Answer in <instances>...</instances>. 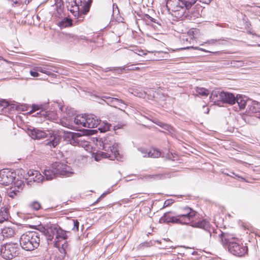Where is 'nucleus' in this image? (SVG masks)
<instances>
[{
  "mask_svg": "<svg viewBox=\"0 0 260 260\" xmlns=\"http://www.w3.org/2000/svg\"><path fill=\"white\" fill-rule=\"evenodd\" d=\"M196 91L198 94L202 96H207L209 94V91L203 87H197L196 89Z\"/></svg>",
  "mask_w": 260,
  "mask_h": 260,
  "instance_id": "nucleus-34",
  "label": "nucleus"
},
{
  "mask_svg": "<svg viewBox=\"0 0 260 260\" xmlns=\"http://www.w3.org/2000/svg\"><path fill=\"white\" fill-rule=\"evenodd\" d=\"M209 109H208V111H207V113H208L209 112Z\"/></svg>",
  "mask_w": 260,
  "mask_h": 260,
  "instance_id": "nucleus-57",
  "label": "nucleus"
},
{
  "mask_svg": "<svg viewBox=\"0 0 260 260\" xmlns=\"http://www.w3.org/2000/svg\"><path fill=\"white\" fill-rule=\"evenodd\" d=\"M223 245L228 246L229 251L237 256H244L248 251L247 247L241 240L231 234L223 238Z\"/></svg>",
  "mask_w": 260,
  "mask_h": 260,
  "instance_id": "nucleus-1",
  "label": "nucleus"
},
{
  "mask_svg": "<svg viewBox=\"0 0 260 260\" xmlns=\"http://www.w3.org/2000/svg\"><path fill=\"white\" fill-rule=\"evenodd\" d=\"M246 112L248 114H254L256 117L260 118V103L256 101H248V108H246Z\"/></svg>",
  "mask_w": 260,
  "mask_h": 260,
  "instance_id": "nucleus-14",
  "label": "nucleus"
},
{
  "mask_svg": "<svg viewBox=\"0 0 260 260\" xmlns=\"http://www.w3.org/2000/svg\"><path fill=\"white\" fill-rule=\"evenodd\" d=\"M44 174L46 177L47 180H52L56 176V174L54 172V169L52 168V169H46L44 171Z\"/></svg>",
  "mask_w": 260,
  "mask_h": 260,
  "instance_id": "nucleus-29",
  "label": "nucleus"
},
{
  "mask_svg": "<svg viewBox=\"0 0 260 260\" xmlns=\"http://www.w3.org/2000/svg\"><path fill=\"white\" fill-rule=\"evenodd\" d=\"M57 225L55 224L47 223L44 226H40L39 230L44 234L48 241H51L54 237H55Z\"/></svg>",
  "mask_w": 260,
  "mask_h": 260,
  "instance_id": "nucleus-10",
  "label": "nucleus"
},
{
  "mask_svg": "<svg viewBox=\"0 0 260 260\" xmlns=\"http://www.w3.org/2000/svg\"><path fill=\"white\" fill-rule=\"evenodd\" d=\"M69 232L66 231L60 228L58 225L54 239V246L58 248L61 253H65L66 248L67 247V243L65 240L68 238V234Z\"/></svg>",
  "mask_w": 260,
  "mask_h": 260,
  "instance_id": "nucleus-7",
  "label": "nucleus"
},
{
  "mask_svg": "<svg viewBox=\"0 0 260 260\" xmlns=\"http://www.w3.org/2000/svg\"><path fill=\"white\" fill-rule=\"evenodd\" d=\"M191 226L193 228L202 229L206 233L210 232V229L212 226L209 221L206 219H203L198 221L196 220L192 224H191Z\"/></svg>",
  "mask_w": 260,
  "mask_h": 260,
  "instance_id": "nucleus-16",
  "label": "nucleus"
},
{
  "mask_svg": "<svg viewBox=\"0 0 260 260\" xmlns=\"http://www.w3.org/2000/svg\"><path fill=\"white\" fill-rule=\"evenodd\" d=\"M20 193L19 190L16 189L15 188L11 187L8 191V196L11 198H15Z\"/></svg>",
  "mask_w": 260,
  "mask_h": 260,
  "instance_id": "nucleus-33",
  "label": "nucleus"
},
{
  "mask_svg": "<svg viewBox=\"0 0 260 260\" xmlns=\"http://www.w3.org/2000/svg\"><path fill=\"white\" fill-rule=\"evenodd\" d=\"M246 98H243L241 96L236 98V102L238 104L240 109H244L248 108V101Z\"/></svg>",
  "mask_w": 260,
  "mask_h": 260,
  "instance_id": "nucleus-24",
  "label": "nucleus"
},
{
  "mask_svg": "<svg viewBox=\"0 0 260 260\" xmlns=\"http://www.w3.org/2000/svg\"><path fill=\"white\" fill-rule=\"evenodd\" d=\"M16 178V173L9 169L0 171V184L9 185L12 184Z\"/></svg>",
  "mask_w": 260,
  "mask_h": 260,
  "instance_id": "nucleus-11",
  "label": "nucleus"
},
{
  "mask_svg": "<svg viewBox=\"0 0 260 260\" xmlns=\"http://www.w3.org/2000/svg\"><path fill=\"white\" fill-rule=\"evenodd\" d=\"M27 174L28 176V182H35L39 183L42 182L44 178V176L38 171L34 170H29Z\"/></svg>",
  "mask_w": 260,
  "mask_h": 260,
  "instance_id": "nucleus-15",
  "label": "nucleus"
},
{
  "mask_svg": "<svg viewBox=\"0 0 260 260\" xmlns=\"http://www.w3.org/2000/svg\"><path fill=\"white\" fill-rule=\"evenodd\" d=\"M102 199L99 197L97 200L94 203V204H96V203H98V202H99Z\"/></svg>",
  "mask_w": 260,
  "mask_h": 260,
  "instance_id": "nucleus-56",
  "label": "nucleus"
},
{
  "mask_svg": "<svg viewBox=\"0 0 260 260\" xmlns=\"http://www.w3.org/2000/svg\"><path fill=\"white\" fill-rule=\"evenodd\" d=\"M80 7L79 5L76 4L74 3V5H72L71 8L70 9V12L73 15L77 18L82 17V15H85L84 11Z\"/></svg>",
  "mask_w": 260,
  "mask_h": 260,
  "instance_id": "nucleus-23",
  "label": "nucleus"
},
{
  "mask_svg": "<svg viewBox=\"0 0 260 260\" xmlns=\"http://www.w3.org/2000/svg\"><path fill=\"white\" fill-rule=\"evenodd\" d=\"M20 247L17 243H6L1 248V255L6 259H11L19 254Z\"/></svg>",
  "mask_w": 260,
  "mask_h": 260,
  "instance_id": "nucleus-6",
  "label": "nucleus"
},
{
  "mask_svg": "<svg viewBox=\"0 0 260 260\" xmlns=\"http://www.w3.org/2000/svg\"><path fill=\"white\" fill-rule=\"evenodd\" d=\"M73 224H74L73 230L75 231H78L79 230V222L77 220H74V219L73 220Z\"/></svg>",
  "mask_w": 260,
  "mask_h": 260,
  "instance_id": "nucleus-42",
  "label": "nucleus"
},
{
  "mask_svg": "<svg viewBox=\"0 0 260 260\" xmlns=\"http://www.w3.org/2000/svg\"><path fill=\"white\" fill-rule=\"evenodd\" d=\"M80 136V133L74 132H66L64 135V140L70 144L75 145L78 137Z\"/></svg>",
  "mask_w": 260,
  "mask_h": 260,
  "instance_id": "nucleus-17",
  "label": "nucleus"
},
{
  "mask_svg": "<svg viewBox=\"0 0 260 260\" xmlns=\"http://www.w3.org/2000/svg\"><path fill=\"white\" fill-rule=\"evenodd\" d=\"M28 134L33 139H41L45 137H49L46 145L55 147L60 142V138L56 134H51L49 132L47 134L44 131L37 128H28Z\"/></svg>",
  "mask_w": 260,
  "mask_h": 260,
  "instance_id": "nucleus-3",
  "label": "nucleus"
},
{
  "mask_svg": "<svg viewBox=\"0 0 260 260\" xmlns=\"http://www.w3.org/2000/svg\"><path fill=\"white\" fill-rule=\"evenodd\" d=\"M160 222L179 223L178 221V216H174L171 215L170 212L165 213L164 216L160 218Z\"/></svg>",
  "mask_w": 260,
  "mask_h": 260,
  "instance_id": "nucleus-21",
  "label": "nucleus"
},
{
  "mask_svg": "<svg viewBox=\"0 0 260 260\" xmlns=\"http://www.w3.org/2000/svg\"><path fill=\"white\" fill-rule=\"evenodd\" d=\"M103 149L105 151V153H109L110 156H112V157H108L111 160L117 157L118 154L117 144L109 143L107 140H105L103 142Z\"/></svg>",
  "mask_w": 260,
  "mask_h": 260,
  "instance_id": "nucleus-13",
  "label": "nucleus"
},
{
  "mask_svg": "<svg viewBox=\"0 0 260 260\" xmlns=\"http://www.w3.org/2000/svg\"><path fill=\"white\" fill-rule=\"evenodd\" d=\"M161 156L168 159H173V157L172 153L169 152H167L166 154H165V153H161Z\"/></svg>",
  "mask_w": 260,
  "mask_h": 260,
  "instance_id": "nucleus-41",
  "label": "nucleus"
},
{
  "mask_svg": "<svg viewBox=\"0 0 260 260\" xmlns=\"http://www.w3.org/2000/svg\"><path fill=\"white\" fill-rule=\"evenodd\" d=\"M30 75L34 77H37L39 76L38 71H37V67L36 68V71H30Z\"/></svg>",
  "mask_w": 260,
  "mask_h": 260,
  "instance_id": "nucleus-46",
  "label": "nucleus"
},
{
  "mask_svg": "<svg viewBox=\"0 0 260 260\" xmlns=\"http://www.w3.org/2000/svg\"><path fill=\"white\" fill-rule=\"evenodd\" d=\"M107 194V193H103V194H101V196L100 197V198L102 199L103 198H104L106 195Z\"/></svg>",
  "mask_w": 260,
  "mask_h": 260,
  "instance_id": "nucleus-54",
  "label": "nucleus"
},
{
  "mask_svg": "<svg viewBox=\"0 0 260 260\" xmlns=\"http://www.w3.org/2000/svg\"><path fill=\"white\" fill-rule=\"evenodd\" d=\"M177 216L179 224H192L199 218L198 212L188 207L184 208L183 212Z\"/></svg>",
  "mask_w": 260,
  "mask_h": 260,
  "instance_id": "nucleus-5",
  "label": "nucleus"
},
{
  "mask_svg": "<svg viewBox=\"0 0 260 260\" xmlns=\"http://www.w3.org/2000/svg\"><path fill=\"white\" fill-rule=\"evenodd\" d=\"M102 124L103 125L99 127V129L101 133H104L109 131L111 127H112L110 124L107 122H103Z\"/></svg>",
  "mask_w": 260,
  "mask_h": 260,
  "instance_id": "nucleus-36",
  "label": "nucleus"
},
{
  "mask_svg": "<svg viewBox=\"0 0 260 260\" xmlns=\"http://www.w3.org/2000/svg\"><path fill=\"white\" fill-rule=\"evenodd\" d=\"M52 168L56 175L69 177L74 173L70 166L62 162H55L52 164Z\"/></svg>",
  "mask_w": 260,
  "mask_h": 260,
  "instance_id": "nucleus-9",
  "label": "nucleus"
},
{
  "mask_svg": "<svg viewBox=\"0 0 260 260\" xmlns=\"http://www.w3.org/2000/svg\"><path fill=\"white\" fill-rule=\"evenodd\" d=\"M107 194V193H103V194H101V196L100 197V198L102 199L103 198H104L106 195Z\"/></svg>",
  "mask_w": 260,
  "mask_h": 260,
  "instance_id": "nucleus-53",
  "label": "nucleus"
},
{
  "mask_svg": "<svg viewBox=\"0 0 260 260\" xmlns=\"http://www.w3.org/2000/svg\"><path fill=\"white\" fill-rule=\"evenodd\" d=\"M232 64L234 66H242L243 62L242 61L234 60L232 62Z\"/></svg>",
  "mask_w": 260,
  "mask_h": 260,
  "instance_id": "nucleus-45",
  "label": "nucleus"
},
{
  "mask_svg": "<svg viewBox=\"0 0 260 260\" xmlns=\"http://www.w3.org/2000/svg\"><path fill=\"white\" fill-rule=\"evenodd\" d=\"M40 109L39 107L38 106H33L32 110L30 111V112L33 113L35 111H37Z\"/></svg>",
  "mask_w": 260,
  "mask_h": 260,
  "instance_id": "nucleus-50",
  "label": "nucleus"
},
{
  "mask_svg": "<svg viewBox=\"0 0 260 260\" xmlns=\"http://www.w3.org/2000/svg\"><path fill=\"white\" fill-rule=\"evenodd\" d=\"M155 177H158V175H147L144 176V178L146 179H149L151 178H154Z\"/></svg>",
  "mask_w": 260,
  "mask_h": 260,
  "instance_id": "nucleus-48",
  "label": "nucleus"
},
{
  "mask_svg": "<svg viewBox=\"0 0 260 260\" xmlns=\"http://www.w3.org/2000/svg\"><path fill=\"white\" fill-rule=\"evenodd\" d=\"M168 10L175 13L178 17L183 19L187 17L185 8L182 0H168L166 3Z\"/></svg>",
  "mask_w": 260,
  "mask_h": 260,
  "instance_id": "nucleus-8",
  "label": "nucleus"
},
{
  "mask_svg": "<svg viewBox=\"0 0 260 260\" xmlns=\"http://www.w3.org/2000/svg\"><path fill=\"white\" fill-rule=\"evenodd\" d=\"M149 18L150 20L152 22H155V23L156 22V21H156V20H155V19H154V18H152V17H150V16H149Z\"/></svg>",
  "mask_w": 260,
  "mask_h": 260,
  "instance_id": "nucleus-55",
  "label": "nucleus"
},
{
  "mask_svg": "<svg viewBox=\"0 0 260 260\" xmlns=\"http://www.w3.org/2000/svg\"><path fill=\"white\" fill-rule=\"evenodd\" d=\"M8 210L7 208H1L0 210V223L7 221L9 218Z\"/></svg>",
  "mask_w": 260,
  "mask_h": 260,
  "instance_id": "nucleus-27",
  "label": "nucleus"
},
{
  "mask_svg": "<svg viewBox=\"0 0 260 260\" xmlns=\"http://www.w3.org/2000/svg\"><path fill=\"white\" fill-rule=\"evenodd\" d=\"M138 150L141 152L142 156L144 157H148L149 150L144 148H139Z\"/></svg>",
  "mask_w": 260,
  "mask_h": 260,
  "instance_id": "nucleus-39",
  "label": "nucleus"
},
{
  "mask_svg": "<svg viewBox=\"0 0 260 260\" xmlns=\"http://www.w3.org/2000/svg\"><path fill=\"white\" fill-rule=\"evenodd\" d=\"M9 105L8 101L2 99L0 100V106L3 107L4 108H6Z\"/></svg>",
  "mask_w": 260,
  "mask_h": 260,
  "instance_id": "nucleus-43",
  "label": "nucleus"
},
{
  "mask_svg": "<svg viewBox=\"0 0 260 260\" xmlns=\"http://www.w3.org/2000/svg\"><path fill=\"white\" fill-rule=\"evenodd\" d=\"M206 234V237L208 239H209L210 241L219 238L222 244L223 238L230 235L228 233H224L220 229L218 228L215 229L212 226L210 229V232H208Z\"/></svg>",
  "mask_w": 260,
  "mask_h": 260,
  "instance_id": "nucleus-12",
  "label": "nucleus"
},
{
  "mask_svg": "<svg viewBox=\"0 0 260 260\" xmlns=\"http://www.w3.org/2000/svg\"><path fill=\"white\" fill-rule=\"evenodd\" d=\"M105 98L107 99V103L108 104H111V106L116 107V103L123 104V101L115 98H111L109 96H104Z\"/></svg>",
  "mask_w": 260,
  "mask_h": 260,
  "instance_id": "nucleus-30",
  "label": "nucleus"
},
{
  "mask_svg": "<svg viewBox=\"0 0 260 260\" xmlns=\"http://www.w3.org/2000/svg\"><path fill=\"white\" fill-rule=\"evenodd\" d=\"M161 156V153L157 149L152 148L149 150L148 157L158 158Z\"/></svg>",
  "mask_w": 260,
  "mask_h": 260,
  "instance_id": "nucleus-31",
  "label": "nucleus"
},
{
  "mask_svg": "<svg viewBox=\"0 0 260 260\" xmlns=\"http://www.w3.org/2000/svg\"><path fill=\"white\" fill-rule=\"evenodd\" d=\"M58 25L61 28H65L72 25V20L70 18H64L58 23Z\"/></svg>",
  "mask_w": 260,
  "mask_h": 260,
  "instance_id": "nucleus-28",
  "label": "nucleus"
},
{
  "mask_svg": "<svg viewBox=\"0 0 260 260\" xmlns=\"http://www.w3.org/2000/svg\"><path fill=\"white\" fill-rule=\"evenodd\" d=\"M2 234L4 238H10L14 236L15 230L10 227H5L2 229Z\"/></svg>",
  "mask_w": 260,
  "mask_h": 260,
  "instance_id": "nucleus-25",
  "label": "nucleus"
},
{
  "mask_svg": "<svg viewBox=\"0 0 260 260\" xmlns=\"http://www.w3.org/2000/svg\"><path fill=\"white\" fill-rule=\"evenodd\" d=\"M92 0H75L74 3L79 5L80 8L84 11V14H86L89 12Z\"/></svg>",
  "mask_w": 260,
  "mask_h": 260,
  "instance_id": "nucleus-19",
  "label": "nucleus"
},
{
  "mask_svg": "<svg viewBox=\"0 0 260 260\" xmlns=\"http://www.w3.org/2000/svg\"><path fill=\"white\" fill-rule=\"evenodd\" d=\"M111 157H112V156H110L109 153L100 151L94 155V159L96 161H99L101 160L102 158H108Z\"/></svg>",
  "mask_w": 260,
  "mask_h": 260,
  "instance_id": "nucleus-32",
  "label": "nucleus"
},
{
  "mask_svg": "<svg viewBox=\"0 0 260 260\" xmlns=\"http://www.w3.org/2000/svg\"><path fill=\"white\" fill-rule=\"evenodd\" d=\"M140 68L139 67H134V64L129 65L128 63L127 65L124 66L123 67H113L111 68L109 71H113L117 72L118 73H122L123 71H128L132 70H139Z\"/></svg>",
  "mask_w": 260,
  "mask_h": 260,
  "instance_id": "nucleus-20",
  "label": "nucleus"
},
{
  "mask_svg": "<svg viewBox=\"0 0 260 260\" xmlns=\"http://www.w3.org/2000/svg\"><path fill=\"white\" fill-rule=\"evenodd\" d=\"M113 13H116L117 14L119 13V10H118V7H117V5L115 4H114L113 5Z\"/></svg>",
  "mask_w": 260,
  "mask_h": 260,
  "instance_id": "nucleus-47",
  "label": "nucleus"
},
{
  "mask_svg": "<svg viewBox=\"0 0 260 260\" xmlns=\"http://www.w3.org/2000/svg\"><path fill=\"white\" fill-rule=\"evenodd\" d=\"M46 112L45 111L42 110V111H40L39 112H37L36 114L37 115H40L41 116H42V115L45 116H46Z\"/></svg>",
  "mask_w": 260,
  "mask_h": 260,
  "instance_id": "nucleus-51",
  "label": "nucleus"
},
{
  "mask_svg": "<svg viewBox=\"0 0 260 260\" xmlns=\"http://www.w3.org/2000/svg\"><path fill=\"white\" fill-rule=\"evenodd\" d=\"M140 247L141 248L142 247H147L149 246V243L148 242H144L141 244L139 245Z\"/></svg>",
  "mask_w": 260,
  "mask_h": 260,
  "instance_id": "nucleus-49",
  "label": "nucleus"
},
{
  "mask_svg": "<svg viewBox=\"0 0 260 260\" xmlns=\"http://www.w3.org/2000/svg\"><path fill=\"white\" fill-rule=\"evenodd\" d=\"M40 242V234L35 231L26 232L20 238L21 248L26 251H32L38 248Z\"/></svg>",
  "mask_w": 260,
  "mask_h": 260,
  "instance_id": "nucleus-2",
  "label": "nucleus"
},
{
  "mask_svg": "<svg viewBox=\"0 0 260 260\" xmlns=\"http://www.w3.org/2000/svg\"><path fill=\"white\" fill-rule=\"evenodd\" d=\"M115 105H116V107L117 106H119L120 107V108L119 109H120L121 110L123 111L124 112H125L124 111V110H122V109L126 108V105L124 103L123 101V104L116 103Z\"/></svg>",
  "mask_w": 260,
  "mask_h": 260,
  "instance_id": "nucleus-44",
  "label": "nucleus"
},
{
  "mask_svg": "<svg viewBox=\"0 0 260 260\" xmlns=\"http://www.w3.org/2000/svg\"><path fill=\"white\" fill-rule=\"evenodd\" d=\"M29 207L34 210L38 211L41 209V205L39 202L35 201L30 203Z\"/></svg>",
  "mask_w": 260,
  "mask_h": 260,
  "instance_id": "nucleus-38",
  "label": "nucleus"
},
{
  "mask_svg": "<svg viewBox=\"0 0 260 260\" xmlns=\"http://www.w3.org/2000/svg\"><path fill=\"white\" fill-rule=\"evenodd\" d=\"M37 71L46 74L47 75H49L50 72L47 70L45 68L42 67H37Z\"/></svg>",
  "mask_w": 260,
  "mask_h": 260,
  "instance_id": "nucleus-40",
  "label": "nucleus"
},
{
  "mask_svg": "<svg viewBox=\"0 0 260 260\" xmlns=\"http://www.w3.org/2000/svg\"><path fill=\"white\" fill-rule=\"evenodd\" d=\"M24 184L21 180H18L15 181L14 185L12 186L13 188H15L16 189L19 190V191L23 189Z\"/></svg>",
  "mask_w": 260,
  "mask_h": 260,
  "instance_id": "nucleus-35",
  "label": "nucleus"
},
{
  "mask_svg": "<svg viewBox=\"0 0 260 260\" xmlns=\"http://www.w3.org/2000/svg\"><path fill=\"white\" fill-rule=\"evenodd\" d=\"M223 91L221 90H214L212 91L210 95L211 100L215 103V104L219 105L220 102H222Z\"/></svg>",
  "mask_w": 260,
  "mask_h": 260,
  "instance_id": "nucleus-18",
  "label": "nucleus"
},
{
  "mask_svg": "<svg viewBox=\"0 0 260 260\" xmlns=\"http://www.w3.org/2000/svg\"><path fill=\"white\" fill-rule=\"evenodd\" d=\"M222 98V103H226L230 105H233L236 103V97L232 93L225 92L223 91Z\"/></svg>",
  "mask_w": 260,
  "mask_h": 260,
  "instance_id": "nucleus-22",
  "label": "nucleus"
},
{
  "mask_svg": "<svg viewBox=\"0 0 260 260\" xmlns=\"http://www.w3.org/2000/svg\"><path fill=\"white\" fill-rule=\"evenodd\" d=\"M76 143L74 146H78L83 148H85L89 146V142L85 140L84 136L81 134L80 136L77 140Z\"/></svg>",
  "mask_w": 260,
  "mask_h": 260,
  "instance_id": "nucleus-26",
  "label": "nucleus"
},
{
  "mask_svg": "<svg viewBox=\"0 0 260 260\" xmlns=\"http://www.w3.org/2000/svg\"><path fill=\"white\" fill-rule=\"evenodd\" d=\"M197 0H182L186 10H188Z\"/></svg>",
  "mask_w": 260,
  "mask_h": 260,
  "instance_id": "nucleus-37",
  "label": "nucleus"
},
{
  "mask_svg": "<svg viewBox=\"0 0 260 260\" xmlns=\"http://www.w3.org/2000/svg\"><path fill=\"white\" fill-rule=\"evenodd\" d=\"M100 120L93 114L78 115L74 118V122L79 127L94 128L100 124Z\"/></svg>",
  "mask_w": 260,
  "mask_h": 260,
  "instance_id": "nucleus-4",
  "label": "nucleus"
},
{
  "mask_svg": "<svg viewBox=\"0 0 260 260\" xmlns=\"http://www.w3.org/2000/svg\"><path fill=\"white\" fill-rule=\"evenodd\" d=\"M121 127V125H117L114 126H113V129L114 131H116V129H119Z\"/></svg>",
  "mask_w": 260,
  "mask_h": 260,
  "instance_id": "nucleus-52",
  "label": "nucleus"
}]
</instances>
